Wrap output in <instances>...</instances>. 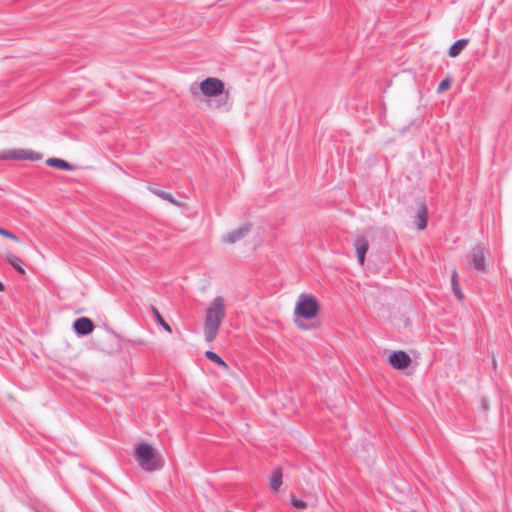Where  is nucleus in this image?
Returning a JSON list of instances; mask_svg holds the SVG:
<instances>
[{"instance_id":"f257e3e1","label":"nucleus","mask_w":512,"mask_h":512,"mask_svg":"<svg viewBox=\"0 0 512 512\" xmlns=\"http://www.w3.org/2000/svg\"><path fill=\"white\" fill-rule=\"evenodd\" d=\"M226 316L224 299L216 296L207 308L204 321V338L207 342L213 341Z\"/></svg>"},{"instance_id":"f03ea898","label":"nucleus","mask_w":512,"mask_h":512,"mask_svg":"<svg viewBox=\"0 0 512 512\" xmlns=\"http://www.w3.org/2000/svg\"><path fill=\"white\" fill-rule=\"evenodd\" d=\"M318 311L319 304L316 298L311 295L301 294L294 309L295 324L300 329H308V326L298 318L312 319L318 314Z\"/></svg>"},{"instance_id":"7ed1b4c3","label":"nucleus","mask_w":512,"mask_h":512,"mask_svg":"<svg viewBox=\"0 0 512 512\" xmlns=\"http://www.w3.org/2000/svg\"><path fill=\"white\" fill-rule=\"evenodd\" d=\"M139 466L146 471L159 470L164 466V458L158 450H133Z\"/></svg>"},{"instance_id":"20e7f679","label":"nucleus","mask_w":512,"mask_h":512,"mask_svg":"<svg viewBox=\"0 0 512 512\" xmlns=\"http://www.w3.org/2000/svg\"><path fill=\"white\" fill-rule=\"evenodd\" d=\"M487 253L488 250L483 243H477L472 247L471 251L466 256L470 268H474L480 272H486L485 258Z\"/></svg>"},{"instance_id":"39448f33","label":"nucleus","mask_w":512,"mask_h":512,"mask_svg":"<svg viewBox=\"0 0 512 512\" xmlns=\"http://www.w3.org/2000/svg\"><path fill=\"white\" fill-rule=\"evenodd\" d=\"M199 89L206 97H217L224 93L225 84L219 78L208 77L200 82Z\"/></svg>"},{"instance_id":"423d86ee","label":"nucleus","mask_w":512,"mask_h":512,"mask_svg":"<svg viewBox=\"0 0 512 512\" xmlns=\"http://www.w3.org/2000/svg\"><path fill=\"white\" fill-rule=\"evenodd\" d=\"M1 159H9V160H30V161H38L42 159V155L38 152L32 150L25 149H10L5 150L0 153Z\"/></svg>"},{"instance_id":"0eeeda50","label":"nucleus","mask_w":512,"mask_h":512,"mask_svg":"<svg viewBox=\"0 0 512 512\" xmlns=\"http://www.w3.org/2000/svg\"><path fill=\"white\" fill-rule=\"evenodd\" d=\"M389 364L397 370H403L406 369L410 363L411 358L409 355L404 351H393L388 358Z\"/></svg>"},{"instance_id":"6e6552de","label":"nucleus","mask_w":512,"mask_h":512,"mask_svg":"<svg viewBox=\"0 0 512 512\" xmlns=\"http://www.w3.org/2000/svg\"><path fill=\"white\" fill-rule=\"evenodd\" d=\"M251 223H244L241 227L232 230L223 236V242L227 244H234L244 239L251 230Z\"/></svg>"},{"instance_id":"1a4fd4ad","label":"nucleus","mask_w":512,"mask_h":512,"mask_svg":"<svg viewBox=\"0 0 512 512\" xmlns=\"http://www.w3.org/2000/svg\"><path fill=\"white\" fill-rule=\"evenodd\" d=\"M418 208L414 217V224L418 230H424L428 221V208L423 200L417 201Z\"/></svg>"},{"instance_id":"9d476101","label":"nucleus","mask_w":512,"mask_h":512,"mask_svg":"<svg viewBox=\"0 0 512 512\" xmlns=\"http://www.w3.org/2000/svg\"><path fill=\"white\" fill-rule=\"evenodd\" d=\"M94 323L87 317L77 318L73 323V329L79 336H86L93 332Z\"/></svg>"},{"instance_id":"9b49d317","label":"nucleus","mask_w":512,"mask_h":512,"mask_svg":"<svg viewBox=\"0 0 512 512\" xmlns=\"http://www.w3.org/2000/svg\"><path fill=\"white\" fill-rule=\"evenodd\" d=\"M354 246L356 248L358 262L360 265H363L365 255L369 249V242L365 237H358L354 242Z\"/></svg>"},{"instance_id":"f8f14e48","label":"nucleus","mask_w":512,"mask_h":512,"mask_svg":"<svg viewBox=\"0 0 512 512\" xmlns=\"http://www.w3.org/2000/svg\"><path fill=\"white\" fill-rule=\"evenodd\" d=\"M468 44V39L461 38L455 41L449 48V56L452 58L457 57Z\"/></svg>"},{"instance_id":"ddd939ff","label":"nucleus","mask_w":512,"mask_h":512,"mask_svg":"<svg viewBox=\"0 0 512 512\" xmlns=\"http://www.w3.org/2000/svg\"><path fill=\"white\" fill-rule=\"evenodd\" d=\"M46 164L50 167L58 168L61 170L71 171L73 169L72 165L67 161L59 158H48L46 160Z\"/></svg>"},{"instance_id":"4468645a","label":"nucleus","mask_w":512,"mask_h":512,"mask_svg":"<svg viewBox=\"0 0 512 512\" xmlns=\"http://www.w3.org/2000/svg\"><path fill=\"white\" fill-rule=\"evenodd\" d=\"M6 261L19 273L24 274L25 270L23 269V261L20 257L7 253Z\"/></svg>"},{"instance_id":"2eb2a0df","label":"nucleus","mask_w":512,"mask_h":512,"mask_svg":"<svg viewBox=\"0 0 512 512\" xmlns=\"http://www.w3.org/2000/svg\"><path fill=\"white\" fill-rule=\"evenodd\" d=\"M282 484V472L279 468L274 469L270 478V488L273 491H278Z\"/></svg>"},{"instance_id":"dca6fc26","label":"nucleus","mask_w":512,"mask_h":512,"mask_svg":"<svg viewBox=\"0 0 512 512\" xmlns=\"http://www.w3.org/2000/svg\"><path fill=\"white\" fill-rule=\"evenodd\" d=\"M150 309L155 317L156 322L160 326H162L167 332L171 333L172 332L171 326L163 319V317L161 316L158 309L155 306H151Z\"/></svg>"},{"instance_id":"f3484780","label":"nucleus","mask_w":512,"mask_h":512,"mask_svg":"<svg viewBox=\"0 0 512 512\" xmlns=\"http://www.w3.org/2000/svg\"><path fill=\"white\" fill-rule=\"evenodd\" d=\"M205 357L225 369L228 368L227 363L217 353L211 350L205 352Z\"/></svg>"},{"instance_id":"a211bd4d","label":"nucleus","mask_w":512,"mask_h":512,"mask_svg":"<svg viewBox=\"0 0 512 512\" xmlns=\"http://www.w3.org/2000/svg\"><path fill=\"white\" fill-rule=\"evenodd\" d=\"M152 192L161 199L169 201L171 204L181 206V204L168 192L159 189H154Z\"/></svg>"},{"instance_id":"6ab92c4d","label":"nucleus","mask_w":512,"mask_h":512,"mask_svg":"<svg viewBox=\"0 0 512 512\" xmlns=\"http://www.w3.org/2000/svg\"><path fill=\"white\" fill-rule=\"evenodd\" d=\"M451 286H452V290H453V293L456 296V298L458 300H462L463 299V294H462L460 286H459V284L457 282V272H456V270L453 271V274H452V277H451Z\"/></svg>"},{"instance_id":"aec40b11","label":"nucleus","mask_w":512,"mask_h":512,"mask_svg":"<svg viewBox=\"0 0 512 512\" xmlns=\"http://www.w3.org/2000/svg\"><path fill=\"white\" fill-rule=\"evenodd\" d=\"M217 97L218 98L215 99V101H214L215 107L217 109H223V110H226V111L229 110L230 104L228 102V98H229L228 94H226V95L222 94V95H219Z\"/></svg>"},{"instance_id":"412c9836","label":"nucleus","mask_w":512,"mask_h":512,"mask_svg":"<svg viewBox=\"0 0 512 512\" xmlns=\"http://www.w3.org/2000/svg\"><path fill=\"white\" fill-rule=\"evenodd\" d=\"M450 86H451V79L449 77H447L439 83V85L437 87V93H442V92L448 90L450 88Z\"/></svg>"},{"instance_id":"4be33fe9","label":"nucleus","mask_w":512,"mask_h":512,"mask_svg":"<svg viewBox=\"0 0 512 512\" xmlns=\"http://www.w3.org/2000/svg\"><path fill=\"white\" fill-rule=\"evenodd\" d=\"M0 235L6 237L8 239H11V240H13L15 242H19L20 241L18 236H16L12 232H10V231L2 228V227H0Z\"/></svg>"},{"instance_id":"5701e85b","label":"nucleus","mask_w":512,"mask_h":512,"mask_svg":"<svg viewBox=\"0 0 512 512\" xmlns=\"http://www.w3.org/2000/svg\"><path fill=\"white\" fill-rule=\"evenodd\" d=\"M292 505L297 509H304L306 507V503L304 501L296 498L292 499Z\"/></svg>"},{"instance_id":"b1692460","label":"nucleus","mask_w":512,"mask_h":512,"mask_svg":"<svg viewBox=\"0 0 512 512\" xmlns=\"http://www.w3.org/2000/svg\"><path fill=\"white\" fill-rule=\"evenodd\" d=\"M133 448H138V449H141V448H153L152 445H150L149 443H146L144 441H140V442H136L134 445H133Z\"/></svg>"},{"instance_id":"393cba45","label":"nucleus","mask_w":512,"mask_h":512,"mask_svg":"<svg viewBox=\"0 0 512 512\" xmlns=\"http://www.w3.org/2000/svg\"><path fill=\"white\" fill-rule=\"evenodd\" d=\"M5 290L4 284L0 281V292H3Z\"/></svg>"}]
</instances>
